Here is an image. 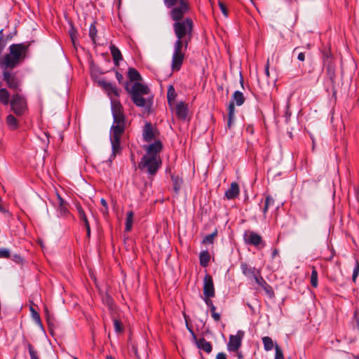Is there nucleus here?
Segmentation results:
<instances>
[{
  "label": "nucleus",
  "mask_w": 359,
  "mask_h": 359,
  "mask_svg": "<svg viewBox=\"0 0 359 359\" xmlns=\"http://www.w3.org/2000/svg\"><path fill=\"white\" fill-rule=\"evenodd\" d=\"M111 113L114 122L110 128V142L112 152L109 158L112 161L117 154L121 151L120 140L126 128V117L123 114V107L118 100H111Z\"/></svg>",
  "instance_id": "nucleus-1"
},
{
  "label": "nucleus",
  "mask_w": 359,
  "mask_h": 359,
  "mask_svg": "<svg viewBox=\"0 0 359 359\" xmlns=\"http://www.w3.org/2000/svg\"><path fill=\"white\" fill-rule=\"evenodd\" d=\"M173 29L177 40L175 45H188L191 38L193 29V21L191 18H187L183 20H174Z\"/></svg>",
  "instance_id": "nucleus-2"
},
{
  "label": "nucleus",
  "mask_w": 359,
  "mask_h": 359,
  "mask_svg": "<svg viewBox=\"0 0 359 359\" xmlns=\"http://www.w3.org/2000/svg\"><path fill=\"white\" fill-rule=\"evenodd\" d=\"M126 90L130 95L132 101L137 107L149 108L151 105L150 100L143 97L149 93L148 86L140 82H135L131 88L126 86Z\"/></svg>",
  "instance_id": "nucleus-3"
},
{
  "label": "nucleus",
  "mask_w": 359,
  "mask_h": 359,
  "mask_svg": "<svg viewBox=\"0 0 359 359\" xmlns=\"http://www.w3.org/2000/svg\"><path fill=\"white\" fill-rule=\"evenodd\" d=\"M164 5L170 8L169 15L172 20H181L190 11L191 5L189 0H163Z\"/></svg>",
  "instance_id": "nucleus-4"
},
{
  "label": "nucleus",
  "mask_w": 359,
  "mask_h": 359,
  "mask_svg": "<svg viewBox=\"0 0 359 359\" xmlns=\"http://www.w3.org/2000/svg\"><path fill=\"white\" fill-rule=\"evenodd\" d=\"M11 110L17 116H24L28 111L27 101L20 93H13L10 102Z\"/></svg>",
  "instance_id": "nucleus-5"
},
{
  "label": "nucleus",
  "mask_w": 359,
  "mask_h": 359,
  "mask_svg": "<svg viewBox=\"0 0 359 359\" xmlns=\"http://www.w3.org/2000/svg\"><path fill=\"white\" fill-rule=\"evenodd\" d=\"M162 164L161 157L144 156L140 162L138 167L140 170H145L149 176H154L157 172Z\"/></svg>",
  "instance_id": "nucleus-6"
},
{
  "label": "nucleus",
  "mask_w": 359,
  "mask_h": 359,
  "mask_svg": "<svg viewBox=\"0 0 359 359\" xmlns=\"http://www.w3.org/2000/svg\"><path fill=\"white\" fill-rule=\"evenodd\" d=\"M88 36L95 45H102L105 38V29L100 23L93 21L89 26Z\"/></svg>",
  "instance_id": "nucleus-7"
},
{
  "label": "nucleus",
  "mask_w": 359,
  "mask_h": 359,
  "mask_svg": "<svg viewBox=\"0 0 359 359\" xmlns=\"http://www.w3.org/2000/svg\"><path fill=\"white\" fill-rule=\"evenodd\" d=\"M187 46H175L172 56L171 69L173 72L180 69L184 60Z\"/></svg>",
  "instance_id": "nucleus-8"
},
{
  "label": "nucleus",
  "mask_w": 359,
  "mask_h": 359,
  "mask_svg": "<svg viewBox=\"0 0 359 359\" xmlns=\"http://www.w3.org/2000/svg\"><path fill=\"white\" fill-rule=\"evenodd\" d=\"M3 79L6 82V86L11 90H15L16 93L21 91L22 81L15 73H12L10 71L4 70L3 72Z\"/></svg>",
  "instance_id": "nucleus-9"
},
{
  "label": "nucleus",
  "mask_w": 359,
  "mask_h": 359,
  "mask_svg": "<svg viewBox=\"0 0 359 359\" xmlns=\"http://www.w3.org/2000/svg\"><path fill=\"white\" fill-rule=\"evenodd\" d=\"M244 241L248 245H251L259 248V245L262 247L265 246V243L262 240V238L258 233L252 231H246L243 235Z\"/></svg>",
  "instance_id": "nucleus-10"
},
{
  "label": "nucleus",
  "mask_w": 359,
  "mask_h": 359,
  "mask_svg": "<svg viewBox=\"0 0 359 359\" xmlns=\"http://www.w3.org/2000/svg\"><path fill=\"white\" fill-rule=\"evenodd\" d=\"M244 332L238 330L236 335H230L227 348L231 352H236L241 346L242 339L244 337Z\"/></svg>",
  "instance_id": "nucleus-11"
},
{
  "label": "nucleus",
  "mask_w": 359,
  "mask_h": 359,
  "mask_svg": "<svg viewBox=\"0 0 359 359\" xmlns=\"http://www.w3.org/2000/svg\"><path fill=\"white\" fill-rule=\"evenodd\" d=\"M99 86L104 90L110 97L111 101L115 100L113 99V96L118 97L120 95V90L116 87V85L111 83V82H108L104 80H101L98 81Z\"/></svg>",
  "instance_id": "nucleus-12"
},
{
  "label": "nucleus",
  "mask_w": 359,
  "mask_h": 359,
  "mask_svg": "<svg viewBox=\"0 0 359 359\" xmlns=\"http://www.w3.org/2000/svg\"><path fill=\"white\" fill-rule=\"evenodd\" d=\"M203 294L206 297H214L215 295V287L212 278L210 275L206 274L203 278Z\"/></svg>",
  "instance_id": "nucleus-13"
},
{
  "label": "nucleus",
  "mask_w": 359,
  "mask_h": 359,
  "mask_svg": "<svg viewBox=\"0 0 359 359\" xmlns=\"http://www.w3.org/2000/svg\"><path fill=\"white\" fill-rule=\"evenodd\" d=\"M158 131L154 128L151 123H146L143 128L142 136L144 141L150 142L156 139Z\"/></svg>",
  "instance_id": "nucleus-14"
},
{
  "label": "nucleus",
  "mask_w": 359,
  "mask_h": 359,
  "mask_svg": "<svg viewBox=\"0 0 359 359\" xmlns=\"http://www.w3.org/2000/svg\"><path fill=\"white\" fill-rule=\"evenodd\" d=\"M163 149V144L160 140H155L154 143L145 147L147 156L160 157L159 153Z\"/></svg>",
  "instance_id": "nucleus-15"
},
{
  "label": "nucleus",
  "mask_w": 359,
  "mask_h": 359,
  "mask_svg": "<svg viewBox=\"0 0 359 359\" xmlns=\"http://www.w3.org/2000/svg\"><path fill=\"white\" fill-rule=\"evenodd\" d=\"M240 194V188L237 182H232L231 187L225 191V197L229 200L237 198Z\"/></svg>",
  "instance_id": "nucleus-16"
},
{
  "label": "nucleus",
  "mask_w": 359,
  "mask_h": 359,
  "mask_svg": "<svg viewBox=\"0 0 359 359\" xmlns=\"http://www.w3.org/2000/svg\"><path fill=\"white\" fill-rule=\"evenodd\" d=\"M59 205L57 208V214L58 217H66L69 214L67 209V203L58 195Z\"/></svg>",
  "instance_id": "nucleus-17"
},
{
  "label": "nucleus",
  "mask_w": 359,
  "mask_h": 359,
  "mask_svg": "<svg viewBox=\"0 0 359 359\" xmlns=\"http://www.w3.org/2000/svg\"><path fill=\"white\" fill-rule=\"evenodd\" d=\"M194 341L198 348L203 350L207 353H210L212 351V344L204 338H200L198 339L196 338V340H194Z\"/></svg>",
  "instance_id": "nucleus-18"
},
{
  "label": "nucleus",
  "mask_w": 359,
  "mask_h": 359,
  "mask_svg": "<svg viewBox=\"0 0 359 359\" xmlns=\"http://www.w3.org/2000/svg\"><path fill=\"white\" fill-rule=\"evenodd\" d=\"M6 123L11 130H15L19 128V121L13 114H8L6 118Z\"/></svg>",
  "instance_id": "nucleus-19"
},
{
  "label": "nucleus",
  "mask_w": 359,
  "mask_h": 359,
  "mask_svg": "<svg viewBox=\"0 0 359 359\" xmlns=\"http://www.w3.org/2000/svg\"><path fill=\"white\" fill-rule=\"evenodd\" d=\"M241 269L242 273L247 277H254L257 273L255 267L250 266L245 262L241 264Z\"/></svg>",
  "instance_id": "nucleus-20"
},
{
  "label": "nucleus",
  "mask_w": 359,
  "mask_h": 359,
  "mask_svg": "<svg viewBox=\"0 0 359 359\" xmlns=\"http://www.w3.org/2000/svg\"><path fill=\"white\" fill-rule=\"evenodd\" d=\"M324 66L326 68L327 75L331 80H333L335 77V65L332 60H325Z\"/></svg>",
  "instance_id": "nucleus-21"
},
{
  "label": "nucleus",
  "mask_w": 359,
  "mask_h": 359,
  "mask_svg": "<svg viewBox=\"0 0 359 359\" xmlns=\"http://www.w3.org/2000/svg\"><path fill=\"white\" fill-rule=\"evenodd\" d=\"M11 94L6 88H0V103L4 106L10 104L11 102Z\"/></svg>",
  "instance_id": "nucleus-22"
},
{
  "label": "nucleus",
  "mask_w": 359,
  "mask_h": 359,
  "mask_svg": "<svg viewBox=\"0 0 359 359\" xmlns=\"http://www.w3.org/2000/svg\"><path fill=\"white\" fill-rule=\"evenodd\" d=\"M235 120V106L233 102L229 103L228 106V122L227 126L228 128H230L231 124L233 123Z\"/></svg>",
  "instance_id": "nucleus-23"
},
{
  "label": "nucleus",
  "mask_w": 359,
  "mask_h": 359,
  "mask_svg": "<svg viewBox=\"0 0 359 359\" xmlns=\"http://www.w3.org/2000/svg\"><path fill=\"white\" fill-rule=\"evenodd\" d=\"M14 33H6V31L2 29L0 31V45H5L9 43L11 41L12 38L15 35Z\"/></svg>",
  "instance_id": "nucleus-24"
},
{
  "label": "nucleus",
  "mask_w": 359,
  "mask_h": 359,
  "mask_svg": "<svg viewBox=\"0 0 359 359\" xmlns=\"http://www.w3.org/2000/svg\"><path fill=\"white\" fill-rule=\"evenodd\" d=\"M176 114L179 118L185 119L187 116V108L183 103H180L176 106Z\"/></svg>",
  "instance_id": "nucleus-25"
},
{
  "label": "nucleus",
  "mask_w": 359,
  "mask_h": 359,
  "mask_svg": "<svg viewBox=\"0 0 359 359\" xmlns=\"http://www.w3.org/2000/svg\"><path fill=\"white\" fill-rule=\"evenodd\" d=\"M210 256L209 255V252L207 250H203L200 252L199 261H200V264L202 266H203V267L207 266L210 262Z\"/></svg>",
  "instance_id": "nucleus-26"
},
{
  "label": "nucleus",
  "mask_w": 359,
  "mask_h": 359,
  "mask_svg": "<svg viewBox=\"0 0 359 359\" xmlns=\"http://www.w3.org/2000/svg\"><path fill=\"white\" fill-rule=\"evenodd\" d=\"M128 76L131 81L138 82L142 80L140 74L135 68H129Z\"/></svg>",
  "instance_id": "nucleus-27"
},
{
  "label": "nucleus",
  "mask_w": 359,
  "mask_h": 359,
  "mask_svg": "<svg viewBox=\"0 0 359 359\" xmlns=\"http://www.w3.org/2000/svg\"><path fill=\"white\" fill-rule=\"evenodd\" d=\"M232 98H233L232 102H233V103H236L237 106L242 105L245 102L244 95L239 90H236L234 92Z\"/></svg>",
  "instance_id": "nucleus-28"
},
{
  "label": "nucleus",
  "mask_w": 359,
  "mask_h": 359,
  "mask_svg": "<svg viewBox=\"0 0 359 359\" xmlns=\"http://www.w3.org/2000/svg\"><path fill=\"white\" fill-rule=\"evenodd\" d=\"M171 180L175 192L177 193L181 188V185L182 184V178L178 175H172L171 176Z\"/></svg>",
  "instance_id": "nucleus-29"
},
{
  "label": "nucleus",
  "mask_w": 359,
  "mask_h": 359,
  "mask_svg": "<svg viewBox=\"0 0 359 359\" xmlns=\"http://www.w3.org/2000/svg\"><path fill=\"white\" fill-rule=\"evenodd\" d=\"M263 344H264V348L266 351H271L273 348H275V344L272 340V339L269 337H264L262 339Z\"/></svg>",
  "instance_id": "nucleus-30"
},
{
  "label": "nucleus",
  "mask_w": 359,
  "mask_h": 359,
  "mask_svg": "<svg viewBox=\"0 0 359 359\" xmlns=\"http://www.w3.org/2000/svg\"><path fill=\"white\" fill-rule=\"evenodd\" d=\"M133 217H134V213L133 211H129L127 213L126 219V226L125 230L126 231H130L132 229L133 224Z\"/></svg>",
  "instance_id": "nucleus-31"
},
{
  "label": "nucleus",
  "mask_w": 359,
  "mask_h": 359,
  "mask_svg": "<svg viewBox=\"0 0 359 359\" xmlns=\"http://www.w3.org/2000/svg\"><path fill=\"white\" fill-rule=\"evenodd\" d=\"M76 208L78 211L80 220L84 223V226L88 224L89 222L83 208L79 204L76 205Z\"/></svg>",
  "instance_id": "nucleus-32"
},
{
  "label": "nucleus",
  "mask_w": 359,
  "mask_h": 359,
  "mask_svg": "<svg viewBox=\"0 0 359 359\" xmlns=\"http://www.w3.org/2000/svg\"><path fill=\"white\" fill-rule=\"evenodd\" d=\"M110 48L114 60L117 63L122 58L121 51L117 46H110Z\"/></svg>",
  "instance_id": "nucleus-33"
},
{
  "label": "nucleus",
  "mask_w": 359,
  "mask_h": 359,
  "mask_svg": "<svg viewBox=\"0 0 359 359\" xmlns=\"http://www.w3.org/2000/svg\"><path fill=\"white\" fill-rule=\"evenodd\" d=\"M274 205V199L270 195L266 196L264 206L263 208V213L266 215L269 207Z\"/></svg>",
  "instance_id": "nucleus-34"
},
{
  "label": "nucleus",
  "mask_w": 359,
  "mask_h": 359,
  "mask_svg": "<svg viewBox=\"0 0 359 359\" xmlns=\"http://www.w3.org/2000/svg\"><path fill=\"white\" fill-rule=\"evenodd\" d=\"M255 282L262 287L264 286H267L271 290V286H269L265 280L260 276V273L257 271V274L253 277Z\"/></svg>",
  "instance_id": "nucleus-35"
},
{
  "label": "nucleus",
  "mask_w": 359,
  "mask_h": 359,
  "mask_svg": "<svg viewBox=\"0 0 359 359\" xmlns=\"http://www.w3.org/2000/svg\"><path fill=\"white\" fill-rule=\"evenodd\" d=\"M217 231L215 230L213 233L205 236L203 238L202 243L203 244H212L214 242V239L217 236Z\"/></svg>",
  "instance_id": "nucleus-36"
},
{
  "label": "nucleus",
  "mask_w": 359,
  "mask_h": 359,
  "mask_svg": "<svg viewBox=\"0 0 359 359\" xmlns=\"http://www.w3.org/2000/svg\"><path fill=\"white\" fill-rule=\"evenodd\" d=\"M311 284L313 287H317L318 285V271L314 266H313L312 268V272L311 276Z\"/></svg>",
  "instance_id": "nucleus-37"
},
{
  "label": "nucleus",
  "mask_w": 359,
  "mask_h": 359,
  "mask_svg": "<svg viewBox=\"0 0 359 359\" xmlns=\"http://www.w3.org/2000/svg\"><path fill=\"white\" fill-rule=\"evenodd\" d=\"M323 56L324 62L325 60H332V53L330 46H323V49L321 50Z\"/></svg>",
  "instance_id": "nucleus-38"
},
{
  "label": "nucleus",
  "mask_w": 359,
  "mask_h": 359,
  "mask_svg": "<svg viewBox=\"0 0 359 359\" xmlns=\"http://www.w3.org/2000/svg\"><path fill=\"white\" fill-rule=\"evenodd\" d=\"M113 322L115 332L117 333L122 332L123 331V326L122 322L116 318L113 320Z\"/></svg>",
  "instance_id": "nucleus-39"
},
{
  "label": "nucleus",
  "mask_w": 359,
  "mask_h": 359,
  "mask_svg": "<svg viewBox=\"0 0 359 359\" xmlns=\"http://www.w3.org/2000/svg\"><path fill=\"white\" fill-rule=\"evenodd\" d=\"M27 348L29 351V353L30 355L31 359H39V357L38 355V353L34 349L33 346L31 344H27Z\"/></svg>",
  "instance_id": "nucleus-40"
},
{
  "label": "nucleus",
  "mask_w": 359,
  "mask_h": 359,
  "mask_svg": "<svg viewBox=\"0 0 359 359\" xmlns=\"http://www.w3.org/2000/svg\"><path fill=\"white\" fill-rule=\"evenodd\" d=\"M30 311L32 313V317L36 323L40 326H42L39 313L37 311H36L32 307L30 308Z\"/></svg>",
  "instance_id": "nucleus-41"
},
{
  "label": "nucleus",
  "mask_w": 359,
  "mask_h": 359,
  "mask_svg": "<svg viewBox=\"0 0 359 359\" xmlns=\"http://www.w3.org/2000/svg\"><path fill=\"white\" fill-rule=\"evenodd\" d=\"M275 351L276 353L274 359H284L283 351L277 344H275Z\"/></svg>",
  "instance_id": "nucleus-42"
},
{
  "label": "nucleus",
  "mask_w": 359,
  "mask_h": 359,
  "mask_svg": "<svg viewBox=\"0 0 359 359\" xmlns=\"http://www.w3.org/2000/svg\"><path fill=\"white\" fill-rule=\"evenodd\" d=\"M291 111L290 110V97L287 99L286 105H285V117L286 122H288L290 116H291Z\"/></svg>",
  "instance_id": "nucleus-43"
},
{
  "label": "nucleus",
  "mask_w": 359,
  "mask_h": 359,
  "mask_svg": "<svg viewBox=\"0 0 359 359\" xmlns=\"http://www.w3.org/2000/svg\"><path fill=\"white\" fill-rule=\"evenodd\" d=\"M359 274V263L357 259H355V266L353 271L352 279L353 282L355 281L358 276Z\"/></svg>",
  "instance_id": "nucleus-44"
},
{
  "label": "nucleus",
  "mask_w": 359,
  "mask_h": 359,
  "mask_svg": "<svg viewBox=\"0 0 359 359\" xmlns=\"http://www.w3.org/2000/svg\"><path fill=\"white\" fill-rule=\"evenodd\" d=\"M11 256L10 251L6 248H0V258H9Z\"/></svg>",
  "instance_id": "nucleus-45"
},
{
  "label": "nucleus",
  "mask_w": 359,
  "mask_h": 359,
  "mask_svg": "<svg viewBox=\"0 0 359 359\" xmlns=\"http://www.w3.org/2000/svg\"><path fill=\"white\" fill-rule=\"evenodd\" d=\"M167 97L168 102H170L172 100H174L175 98V89L172 86H170L168 90Z\"/></svg>",
  "instance_id": "nucleus-46"
},
{
  "label": "nucleus",
  "mask_w": 359,
  "mask_h": 359,
  "mask_svg": "<svg viewBox=\"0 0 359 359\" xmlns=\"http://www.w3.org/2000/svg\"><path fill=\"white\" fill-rule=\"evenodd\" d=\"M219 8L222 12V13L225 15V16H227V8H226L225 5L222 3V2H219Z\"/></svg>",
  "instance_id": "nucleus-47"
},
{
  "label": "nucleus",
  "mask_w": 359,
  "mask_h": 359,
  "mask_svg": "<svg viewBox=\"0 0 359 359\" xmlns=\"http://www.w3.org/2000/svg\"><path fill=\"white\" fill-rule=\"evenodd\" d=\"M211 316H212V318L214 319V320L216 322L219 321L221 319V316L219 313H217V312L212 313Z\"/></svg>",
  "instance_id": "nucleus-48"
},
{
  "label": "nucleus",
  "mask_w": 359,
  "mask_h": 359,
  "mask_svg": "<svg viewBox=\"0 0 359 359\" xmlns=\"http://www.w3.org/2000/svg\"><path fill=\"white\" fill-rule=\"evenodd\" d=\"M211 297H205L203 298V300L205 303V304L210 308V306H212L213 304L212 303V301L210 299Z\"/></svg>",
  "instance_id": "nucleus-49"
},
{
  "label": "nucleus",
  "mask_w": 359,
  "mask_h": 359,
  "mask_svg": "<svg viewBox=\"0 0 359 359\" xmlns=\"http://www.w3.org/2000/svg\"><path fill=\"white\" fill-rule=\"evenodd\" d=\"M186 325H187V327L188 330L189 331V332L191 333V334L192 336L193 339L196 340V336L194 330H192V328L191 327H189L187 322L186 323Z\"/></svg>",
  "instance_id": "nucleus-50"
},
{
  "label": "nucleus",
  "mask_w": 359,
  "mask_h": 359,
  "mask_svg": "<svg viewBox=\"0 0 359 359\" xmlns=\"http://www.w3.org/2000/svg\"><path fill=\"white\" fill-rule=\"evenodd\" d=\"M354 318L356 322L357 327L359 330V312H358L357 311H355L354 313Z\"/></svg>",
  "instance_id": "nucleus-51"
},
{
  "label": "nucleus",
  "mask_w": 359,
  "mask_h": 359,
  "mask_svg": "<svg viewBox=\"0 0 359 359\" xmlns=\"http://www.w3.org/2000/svg\"><path fill=\"white\" fill-rule=\"evenodd\" d=\"M265 74L266 77H269V60L268 59L265 66Z\"/></svg>",
  "instance_id": "nucleus-52"
},
{
  "label": "nucleus",
  "mask_w": 359,
  "mask_h": 359,
  "mask_svg": "<svg viewBox=\"0 0 359 359\" xmlns=\"http://www.w3.org/2000/svg\"><path fill=\"white\" fill-rule=\"evenodd\" d=\"M216 359H226V355L224 353H219L216 356Z\"/></svg>",
  "instance_id": "nucleus-53"
},
{
  "label": "nucleus",
  "mask_w": 359,
  "mask_h": 359,
  "mask_svg": "<svg viewBox=\"0 0 359 359\" xmlns=\"http://www.w3.org/2000/svg\"><path fill=\"white\" fill-rule=\"evenodd\" d=\"M297 59L300 61H304L305 60L304 53L302 52L298 53Z\"/></svg>",
  "instance_id": "nucleus-54"
},
{
  "label": "nucleus",
  "mask_w": 359,
  "mask_h": 359,
  "mask_svg": "<svg viewBox=\"0 0 359 359\" xmlns=\"http://www.w3.org/2000/svg\"><path fill=\"white\" fill-rule=\"evenodd\" d=\"M100 203L102 205V206H104L105 208L106 212H107L108 207H107V203L106 200L104 198H102L100 201Z\"/></svg>",
  "instance_id": "nucleus-55"
},
{
  "label": "nucleus",
  "mask_w": 359,
  "mask_h": 359,
  "mask_svg": "<svg viewBox=\"0 0 359 359\" xmlns=\"http://www.w3.org/2000/svg\"><path fill=\"white\" fill-rule=\"evenodd\" d=\"M85 227L86 229V234H87V236L89 238L90 236V224H87V225H85Z\"/></svg>",
  "instance_id": "nucleus-56"
},
{
  "label": "nucleus",
  "mask_w": 359,
  "mask_h": 359,
  "mask_svg": "<svg viewBox=\"0 0 359 359\" xmlns=\"http://www.w3.org/2000/svg\"><path fill=\"white\" fill-rule=\"evenodd\" d=\"M278 255V249H276V248L273 249V252H272V255H271L272 258H275V257H276V256H277Z\"/></svg>",
  "instance_id": "nucleus-57"
},
{
  "label": "nucleus",
  "mask_w": 359,
  "mask_h": 359,
  "mask_svg": "<svg viewBox=\"0 0 359 359\" xmlns=\"http://www.w3.org/2000/svg\"><path fill=\"white\" fill-rule=\"evenodd\" d=\"M263 288L265 290V291H266L267 293H269V294H270V293H273V291H272V288H271V290H270L269 287H267V286H264V287H263Z\"/></svg>",
  "instance_id": "nucleus-58"
},
{
  "label": "nucleus",
  "mask_w": 359,
  "mask_h": 359,
  "mask_svg": "<svg viewBox=\"0 0 359 359\" xmlns=\"http://www.w3.org/2000/svg\"><path fill=\"white\" fill-rule=\"evenodd\" d=\"M116 77L117 80H118L119 81H120L122 79V78H123L122 75H121L120 73H118V72H116Z\"/></svg>",
  "instance_id": "nucleus-59"
},
{
  "label": "nucleus",
  "mask_w": 359,
  "mask_h": 359,
  "mask_svg": "<svg viewBox=\"0 0 359 359\" xmlns=\"http://www.w3.org/2000/svg\"><path fill=\"white\" fill-rule=\"evenodd\" d=\"M210 311H211V313H214V312H216V307L215 306V305H212V306L210 307Z\"/></svg>",
  "instance_id": "nucleus-60"
},
{
  "label": "nucleus",
  "mask_w": 359,
  "mask_h": 359,
  "mask_svg": "<svg viewBox=\"0 0 359 359\" xmlns=\"http://www.w3.org/2000/svg\"><path fill=\"white\" fill-rule=\"evenodd\" d=\"M240 83H241V86L243 88V76L241 74V78H240Z\"/></svg>",
  "instance_id": "nucleus-61"
},
{
  "label": "nucleus",
  "mask_w": 359,
  "mask_h": 359,
  "mask_svg": "<svg viewBox=\"0 0 359 359\" xmlns=\"http://www.w3.org/2000/svg\"><path fill=\"white\" fill-rule=\"evenodd\" d=\"M0 211L1 212H5V211H6L4 208L1 204H0Z\"/></svg>",
  "instance_id": "nucleus-62"
},
{
  "label": "nucleus",
  "mask_w": 359,
  "mask_h": 359,
  "mask_svg": "<svg viewBox=\"0 0 359 359\" xmlns=\"http://www.w3.org/2000/svg\"><path fill=\"white\" fill-rule=\"evenodd\" d=\"M107 359H115V358L111 355H107Z\"/></svg>",
  "instance_id": "nucleus-63"
},
{
  "label": "nucleus",
  "mask_w": 359,
  "mask_h": 359,
  "mask_svg": "<svg viewBox=\"0 0 359 359\" xmlns=\"http://www.w3.org/2000/svg\"><path fill=\"white\" fill-rule=\"evenodd\" d=\"M238 357L239 359L242 358V355H241V353H238Z\"/></svg>",
  "instance_id": "nucleus-64"
}]
</instances>
